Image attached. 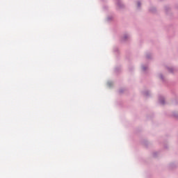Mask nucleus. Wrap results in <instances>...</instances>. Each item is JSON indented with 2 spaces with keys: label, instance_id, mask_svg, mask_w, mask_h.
<instances>
[{
  "label": "nucleus",
  "instance_id": "f257e3e1",
  "mask_svg": "<svg viewBox=\"0 0 178 178\" xmlns=\"http://www.w3.org/2000/svg\"><path fill=\"white\" fill-rule=\"evenodd\" d=\"M138 6H140V3H138Z\"/></svg>",
  "mask_w": 178,
  "mask_h": 178
}]
</instances>
